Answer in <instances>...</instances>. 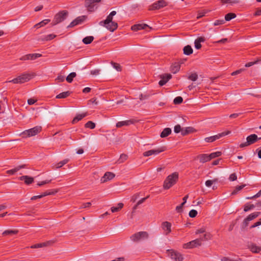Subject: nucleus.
Instances as JSON below:
<instances>
[{
    "instance_id": "nucleus-2",
    "label": "nucleus",
    "mask_w": 261,
    "mask_h": 261,
    "mask_svg": "<svg viewBox=\"0 0 261 261\" xmlns=\"http://www.w3.org/2000/svg\"><path fill=\"white\" fill-rule=\"evenodd\" d=\"M35 74L33 73H24L17 77L9 81V82H11L14 84H22L25 82H28L31 79H32Z\"/></svg>"
},
{
    "instance_id": "nucleus-13",
    "label": "nucleus",
    "mask_w": 261,
    "mask_h": 261,
    "mask_svg": "<svg viewBox=\"0 0 261 261\" xmlns=\"http://www.w3.org/2000/svg\"><path fill=\"white\" fill-rule=\"evenodd\" d=\"M86 18L87 17L84 15L77 17L69 24L68 28H72L75 25L81 24L86 20Z\"/></svg>"
},
{
    "instance_id": "nucleus-21",
    "label": "nucleus",
    "mask_w": 261,
    "mask_h": 261,
    "mask_svg": "<svg viewBox=\"0 0 261 261\" xmlns=\"http://www.w3.org/2000/svg\"><path fill=\"white\" fill-rule=\"evenodd\" d=\"M197 158L199 160V162L204 163L211 160L209 154H201L197 156Z\"/></svg>"
},
{
    "instance_id": "nucleus-11",
    "label": "nucleus",
    "mask_w": 261,
    "mask_h": 261,
    "mask_svg": "<svg viewBox=\"0 0 261 261\" xmlns=\"http://www.w3.org/2000/svg\"><path fill=\"white\" fill-rule=\"evenodd\" d=\"M167 251L171 258L174 261H182L183 260V257L179 252L173 249L168 250Z\"/></svg>"
},
{
    "instance_id": "nucleus-52",
    "label": "nucleus",
    "mask_w": 261,
    "mask_h": 261,
    "mask_svg": "<svg viewBox=\"0 0 261 261\" xmlns=\"http://www.w3.org/2000/svg\"><path fill=\"white\" fill-rule=\"evenodd\" d=\"M181 128L180 125L179 124L176 125L174 128V131L175 133H179V132H181Z\"/></svg>"
},
{
    "instance_id": "nucleus-12",
    "label": "nucleus",
    "mask_w": 261,
    "mask_h": 261,
    "mask_svg": "<svg viewBox=\"0 0 261 261\" xmlns=\"http://www.w3.org/2000/svg\"><path fill=\"white\" fill-rule=\"evenodd\" d=\"M166 150V147L162 146L160 148L149 150L143 152V155L144 156H149L151 155H156L159 153L165 151Z\"/></svg>"
},
{
    "instance_id": "nucleus-59",
    "label": "nucleus",
    "mask_w": 261,
    "mask_h": 261,
    "mask_svg": "<svg viewBox=\"0 0 261 261\" xmlns=\"http://www.w3.org/2000/svg\"><path fill=\"white\" fill-rule=\"evenodd\" d=\"M257 62H258V60H256L253 62H249L245 64V67H249L253 65L254 64L257 63Z\"/></svg>"
},
{
    "instance_id": "nucleus-22",
    "label": "nucleus",
    "mask_w": 261,
    "mask_h": 261,
    "mask_svg": "<svg viewBox=\"0 0 261 261\" xmlns=\"http://www.w3.org/2000/svg\"><path fill=\"white\" fill-rule=\"evenodd\" d=\"M19 179L20 180H24V183L28 185L34 182V178L27 175H23L20 176L19 177Z\"/></svg>"
},
{
    "instance_id": "nucleus-44",
    "label": "nucleus",
    "mask_w": 261,
    "mask_h": 261,
    "mask_svg": "<svg viewBox=\"0 0 261 261\" xmlns=\"http://www.w3.org/2000/svg\"><path fill=\"white\" fill-rule=\"evenodd\" d=\"M222 152L221 151H216L215 152L211 153L209 154L211 160L215 158L220 156L221 155Z\"/></svg>"
},
{
    "instance_id": "nucleus-41",
    "label": "nucleus",
    "mask_w": 261,
    "mask_h": 261,
    "mask_svg": "<svg viewBox=\"0 0 261 261\" xmlns=\"http://www.w3.org/2000/svg\"><path fill=\"white\" fill-rule=\"evenodd\" d=\"M68 162H69V159H64L63 161H62L59 162L58 163H57L55 165L56 168H60L62 167V166H63L66 164H67Z\"/></svg>"
},
{
    "instance_id": "nucleus-58",
    "label": "nucleus",
    "mask_w": 261,
    "mask_h": 261,
    "mask_svg": "<svg viewBox=\"0 0 261 261\" xmlns=\"http://www.w3.org/2000/svg\"><path fill=\"white\" fill-rule=\"evenodd\" d=\"M65 77L63 75H59L56 78V80L58 81V82H62L64 81Z\"/></svg>"
},
{
    "instance_id": "nucleus-24",
    "label": "nucleus",
    "mask_w": 261,
    "mask_h": 261,
    "mask_svg": "<svg viewBox=\"0 0 261 261\" xmlns=\"http://www.w3.org/2000/svg\"><path fill=\"white\" fill-rule=\"evenodd\" d=\"M148 27V25L146 24H137L132 26L131 29L134 31H137L138 30L145 29Z\"/></svg>"
},
{
    "instance_id": "nucleus-14",
    "label": "nucleus",
    "mask_w": 261,
    "mask_h": 261,
    "mask_svg": "<svg viewBox=\"0 0 261 261\" xmlns=\"http://www.w3.org/2000/svg\"><path fill=\"white\" fill-rule=\"evenodd\" d=\"M42 56L40 54H30L23 56L20 58L21 61L34 60Z\"/></svg>"
},
{
    "instance_id": "nucleus-46",
    "label": "nucleus",
    "mask_w": 261,
    "mask_h": 261,
    "mask_svg": "<svg viewBox=\"0 0 261 261\" xmlns=\"http://www.w3.org/2000/svg\"><path fill=\"white\" fill-rule=\"evenodd\" d=\"M197 79L198 75L196 73H192L188 76V79L192 81H196Z\"/></svg>"
},
{
    "instance_id": "nucleus-5",
    "label": "nucleus",
    "mask_w": 261,
    "mask_h": 261,
    "mask_svg": "<svg viewBox=\"0 0 261 261\" xmlns=\"http://www.w3.org/2000/svg\"><path fill=\"white\" fill-rule=\"evenodd\" d=\"M168 5V3L165 0H159L152 5H150L148 7L149 11H154L159 10Z\"/></svg>"
},
{
    "instance_id": "nucleus-42",
    "label": "nucleus",
    "mask_w": 261,
    "mask_h": 261,
    "mask_svg": "<svg viewBox=\"0 0 261 261\" xmlns=\"http://www.w3.org/2000/svg\"><path fill=\"white\" fill-rule=\"evenodd\" d=\"M128 158V155L126 154H122L120 155L119 159L117 161L119 164L125 162Z\"/></svg>"
},
{
    "instance_id": "nucleus-27",
    "label": "nucleus",
    "mask_w": 261,
    "mask_h": 261,
    "mask_svg": "<svg viewBox=\"0 0 261 261\" xmlns=\"http://www.w3.org/2000/svg\"><path fill=\"white\" fill-rule=\"evenodd\" d=\"M54 242H55L53 241H49L46 242L35 244L33 246H32V248H41V247L47 246L48 245H50L54 244Z\"/></svg>"
},
{
    "instance_id": "nucleus-55",
    "label": "nucleus",
    "mask_w": 261,
    "mask_h": 261,
    "mask_svg": "<svg viewBox=\"0 0 261 261\" xmlns=\"http://www.w3.org/2000/svg\"><path fill=\"white\" fill-rule=\"evenodd\" d=\"M261 195V190L259 191V192L256 194L255 195L252 196V197H247L246 199H254V198H257V197H259Z\"/></svg>"
},
{
    "instance_id": "nucleus-64",
    "label": "nucleus",
    "mask_w": 261,
    "mask_h": 261,
    "mask_svg": "<svg viewBox=\"0 0 261 261\" xmlns=\"http://www.w3.org/2000/svg\"><path fill=\"white\" fill-rule=\"evenodd\" d=\"M99 69H95L91 71V74L92 75H97L99 73Z\"/></svg>"
},
{
    "instance_id": "nucleus-15",
    "label": "nucleus",
    "mask_w": 261,
    "mask_h": 261,
    "mask_svg": "<svg viewBox=\"0 0 261 261\" xmlns=\"http://www.w3.org/2000/svg\"><path fill=\"white\" fill-rule=\"evenodd\" d=\"M136 122V120L134 119L119 121L116 123V126L117 128H120L123 126H128L130 124H134Z\"/></svg>"
},
{
    "instance_id": "nucleus-48",
    "label": "nucleus",
    "mask_w": 261,
    "mask_h": 261,
    "mask_svg": "<svg viewBox=\"0 0 261 261\" xmlns=\"http://www.w3.org/2000/svg\"><path fill=\"white\" fill-rule=\"evenodd\" d=\"M245 185H243L241 186H238L236 187V189L233 190V191L232 192V195L236 194L238 192L241 190L242 189H243L244 187H245Z\"/></svg>"
},
{
    "instance_id": "nucleus-53",
    "label": "nucleus",
    "mask_w": 261,
    "mask_h": 261,
    "mask_svg": "<svg viewBox=\"0 0 261 261\" xmlns=\"http://www.w3.org/2000/svg\"><path fill=\"white\" fill-rule=\"evenodd\" d=\"M224 23H225V20L223 19L217 20L214 23V25H215V26L223 24Z\"/></svg>"
},
{
    "instance_id": "nucleus-40",
    "label": "nucleus",
    "mask_w": 261,
    "mask_h": 261,
    "mask_svg": "<svg viewBox=\"0 0 261 261\" xmlns=\"http://www.w3.org/2000/svg\"><path fill=\"white\" fill-rule=\"evenodd\" d=\"M58 191L57 190H54L51 191H47L44 192H43L41 195L42 197L47 196V195H55L56 194Z\"/></svg>"
},
{
    "instance_id": "nucleus-28",
    "label": "nucleus",
    "mask_w": 261,
    "mask_h": 261,
    "mask_svg": "<svg viewBox=\"0 0 261 261\" xmlns=\"http://www.w3.org/2000/svg\"><path fill=\"white\" fill-rule=\"evenodd\" d=\"M180 68V65L178 62H175L172 64L171 67V71L173 73H176L178 72Z\"/></svg>"
},
{
    "instance_id": "nucleus-1",
    "label": "nucleus",
    "mask_w": 261,
    "mask_h": 261,
    "mask_svg": "<svg viewBox=\"0 0 261 261\" xmlns=\"http://www.w3.org/2000/svg\"><path fill=\"white\" fill-rule=\"evenodd\" d=\"M178 179V174L177 172H174L168 175L164 182V189L166 190L170 189L176 183Z\"/></svg>"
},
{
    "instance_id": "nucleus-30",
    "label": "nucleus",
    "mask_w": 261,
    "mask_h": 261,
    "mask_svg": "<svg viewBox=\"0 0 261 261\" xmlns=\"http://www.w3.org/2000/svg\"><path fill=\"white\" fill-rule=\"evenodd\" d=\"M87 115V113L79 114L75 117H74L72 121V123H75L79 121L82 120L83 118Z\"/></svg>"
},
{
    "instance_id": "nucleus-50",
    "label": "nucleus",
    "mask_w": 261,
    "mask_h": 261,
    "mask_svg": "<svg viewBox=\"0 0 261 261\" xmlns=\"http://www.w3.org/2000/svg\"><path fill=\"white\" fill-rule=\"evenodd\" d=\"M218 179H214L213 180H207L205 181V186L207 187H210L214 182H217Z\"/></svg>"
},
{
    "instance_id": "nucleus-9",
    "label": "nucleus",
    "mask_w": 261,
    "mask_h": 261,
    "mask_svg": "<svg viewBox=\"0 0 261 261\" xmlns=\"http://www.w3.org/2000/svg\"><path fill=\"white\" fill-rule=\"evenodd\" d=\"M201 245V240L197 239L190 241L183 245V248L185 249H192Z\"/></svg>"
},
{
    "instance_id": "nucleus-31",
    "label": "nucleus",
    "mask_w": 261,
    "mask_h": 261,
    "mask_svg": "<svg viewBox=\"0 0 261 261\" xmlns=\"http://www.w3.org/2000/svg\"><path fill=\"white\" fill-rule=\"evenodd\" d=\"M50 21V20L49 19H44V20L41 21V22L36 24L34 27L36 28L37 29H38L40 27H43L44 25H46Z\"/></svg>"
},
{
    "instance_id": "nucleus-51",
    "label": "nucleus",
    "mask_w": 261,
    "mask_h": 261,
    "mask_svg": "<svg viewBox=\"0 0 261 261\" xmlns=\"http://www.w3.org/2000/svg\"><path fill=\"white\" fill-rule=\"evenodd\" d=\"M197 215V211L195 210H192L190 211L189 215L191 218H195Z\"/></svg>"
},
{
    "instance_id": "nucleus-8",
    "label": "nucleus",
    "mask_w": 261,
    "mask_h": 261,
    "mask_svg": "<svg viewBox=\"0 0 261 261\" xmlns=\"http://www.w3.org/2000/svg\"><path fill=\"white\" fill-rule=\"evenodd\" d=\"M231 133L230 131L227 130L226 132H222L221 133H219L216 135L211 136L209 137H206L204 139L205 142L208 143L213 142L217 139H220L221 137H224L226 135H229Z\"/></svg>"
},
{
    "instance_id": "nucleus-63",
    "label": "nucleus",
    "mask_w": 261,
    "mask_h": 261,
    "mask_svg": "<svg viewBox=\"0 0 261 261\" xmlns=\"http://www.w3.org/2000/svg\"><path fill=\"white\" fill-rule=\"evenodd\" d=\"M139 194H136L135 195H134L132 197V198H131V201H133V202H134L137 199V198H138L139 197Z\"/></svg>"
},
{
    "instance_id": "nucleus-62",
    "label": "nucleus",
    "mask_w": 261,
    "mask_h": 261,
    "mask_svg": "<svg viewBox=\"0 0 261 261\" xmlns=\"http://www.w3.org/2000/svg\"><path fill=\"white\" fill-rule=\"evenodd\" d=\"M37 101L36 99H34L33 98H30L28 100V103L29 105H32L34 104Z\"/></svg>"
},
{
    "instance_id": "nucleus-32",
    "label": "nucleus",
    "mask_w": 261,
    "mask_h": 261,
    "mask_svg": "<svg viewBox=\"0 0 261 261\" xmlns=\"http://www.w3.org/2000/svg\"><path fill=\"white\" fill-rule=\"evenodd\" d=\"M184 54L186 55H190L193 53V49L190 45H187L184 47Z\"/></svg>"
},
{
    "instance_id": "nucleus-34",
    "label": "nucleus",
    "mask_w": 261,
    "mask_h": 261,
    "mask_svg": "<svg viewBox=\"0 0 261 261\" xmlns=\"http://www.w3.org/2000/svg\"><path fill=\"white\" fill-rule=\"evenodd\" d=\"M123 205H124L122 203H119L118 204L117 206H116V207L113 206L111 208V212L112 213H115V212H119L120 210H121L123 208Z\"/></svg>"
},
{
    "instance_id": "nucleus-61",
    "label": "nucleus",
    "mask_w": 261,
    "mask_h": 261,
    "mask_svg": "<svg viewBox=\"0 0 261 261\" xmlns=\"http://www.w3.org/2000/svg\"><path fill=\"white\" fill-rule=\"evenodd\" d=\"M149 197V196H147V197H144V198H142L141 199L139 200L138 202H137V205H140L142 203H143L144 202H145V201Z\"/></svg>"
},
{
    "instance_id": "nucleus-29",
    "label": "nucleus",
    "mask_w": 261,
    "mask_h": 261,
    "mask_svg": "<svg viewBox=\"0 0 261 261\" xmlns=\"http://www.w3.org/2000/svg\"><path fill=\"white\" fill-rule=\"evenodd\" d=\"M171 133V129L170 128L167 127L163 129L160 135L161 138H165L168 136Z\"/></svg>"
},
{
    "instance_id": "nucleus-35",
    "label": "nucleus",
    "mask_w": 261,
    "mask_h": 261,
    "mask_svg": "<svg viewBox=\"0 0 261 261\" xmlns=\"http://www.w3.org/2000/svg\"><path fill=\"white\" fill-rule=\"evenodd\" d=\"M70 93L71 92L69 91L62 92L56 96V98L60 99L66 98L70 95Z\"/></svg>"
},
{
    "instance_id": "nucleus-3",
    "label": "nucleus",
    "mask_w": 261,
    "mask_h": 261,
    "mask_svg": "<svg viewBox=\"0 0 261 261\" xmlns=\"http://www.w3.org/2000/svg\"><path fill=\"white\" fill-rule=\"evenodd\" d=\"M41 130V126H36L33 128L23 131L21 133L20 135L23 138L30 137L36 135L39 133Z\"/></svg>"
},
{
    "instance_id": "nucleus-38",
    "label": "nucleus",
    "mask_w": 261,
    "mask_h": 261,
    "mask_svg": "<svg viewBox=\"0 0 261 261\" xmlns=\"http://www.w3.org/2000/svg\"><path fill=\"white\" fill-rule=\"evenodd\" d=\"M237 15L235 13H229L225 15V20L226 21H230L233 18L236 17Z\"/></svg>"
},
{
    "instance_id": "nucleus-10",
    "label": "nucleus",
    "mask_w": 261,
    "mask_h": 261,
    "mask_svg": "<svg viewBox=\"0 0 261 261\" xmlns=\"http://www.w3.org/2000/svg\"><path fill=\"white\" fill-rule=\"evenodd\" d=\"M101 0H85V6L89 12L95 10V6L96 3H99Z\"/></svg>"
},
{
    "instance_id": "nucleus-49",
    "label": "nucleus",
    "mask_w": 261,
    "mask_h": 261,
    "mask_svg": "<svg viewBox=\"0 0 261 261\" xmlns=\"http://www.w3.org/2000/svg\"><path fill=\"white\" fill-rule=\"evenodd\" d=\"M183 101V99L181 96H177L174 99L173 102L175 105L181 103Z\"/></svg>"
},
{
    "instance_id": "nucleus-60",
    "label": "nucleus",
    "mask_w": 261,
    "mask_h": 261,
    "mask_svg": "<svg viewBox=\"0 0 261 261\" xmlns=\"http://www.w3.org/2000/svg\"><path fill=\"white\" fill-rule=\"evenodd\" d=\"M194 44H195V47L196 49H199L201 48V43L199 42L198 41H196L195 40Z\"/></svg>"
},
{
    "instance_id": "nucleus-23",
    "label": "nucleus",
    "mask_w": 261,
    "mask_h": 261,
    "mask_svg": "<svg viewBox=\"0 0 261 261\" xmlns=\"http://www.w3.org/2000/svg\"><path fill=\"white\" fill-rule=\"evenodd\" d=\"M25 165H22L20 166H18L14 168V169L7 170L6 171V173L9 175H13L20 170L21 169L24 168L25 167Z\"/></svg>"
},
{
    "instance_id": "nucleus-33",
    "label": "nucleus",
    "mask_w": 261,
    "mask_h": 261,
    "mask_svg": "<svg viewBox=\"0 0 261 261\" xmlns=\"http://www.w3.org/2000/svg\"><path fill=\"white\" fill-rule=\"evenodd\" d=\"M260 214V212H254L246 217L247 221H251L257 218Z\"/></svg>"
},
{
    "instance_id": "nucleus-56",
    "label": "nucleus",
    "mask_w": 261,
    "mask_h": 261,
    "mask_svg": "<svg viewBox=\"0 0 261 261\" xmlns=\"http://www.w3.org/2000/svg\"><path fill=\"white\" fill-rule=\"evenodd\" d=\"M112 64L114 68H115L117 71H121V67L119 64L116 63H113Z\"/></svg>"
},
{
    "instance_id": "nucleus-20",
    "label": "nucleus",
    "mask_w": 261,
    "mask_h": 261,
    "mask_svg": "<svg viewBox=\"0 0 261 261\" xmlns=\"http://www.w3.org/2000/svg\"><path fill=\"white\" fill-rule=\"evenodd\" d=\"M115 176V175L113 173L107 172L101 179V182H105L108 180H111L114 178Z\"/></svg>"
},
{
    "instance_id": "nucleus-25",
    "label": "nucleus",
    "mask_w": 261,
    "mask_h": 261,
    "mask_svg": "<svg viewBox=\"0 0 261 261\" xmlns=\"http://www.w3.org/2000/svg\"><path fill=\"white\" fill-rule=\"evenodd\" d=\"M249 249L253 253H257L261 251V247L257 246L256 244H251L248 246Z\"/></svg>"
},
{
    "instance_id": "nucleus-39",
    "label": "nucleus",
    "mask_w": 261,
    "mask_h": 261,
    "mask_svg": "<svg viewBox=\"0 0 261 261\" xmlns=\"http://www.w3.org/2000/svg\"><path fill=\"white\" fill-rule=\"evenodd\" d=\"M56 37V35H55L54 34H49V35H47L44 36V37L40 39V40H41V41H49V40H53Z\"/></svg>"
},
{
    "instance_id": "nucleus-37",
    "label": "nucleus",
    "mask_w": 261,
    "mask_h": 261,
    "mask_svg": "<svg viewBox=\"0 0 261 261\" xmlns=\"http://www.w3.org/2000/svg\"><path fill=\"white\" fill-rule=\"evenodd\" d=\"M94 40V37L93 36H87L83 38L82 41L85 44H90Z\"/></svg>"
},
{
    "instance_id": "nucleus-17",
    "label": "nucleus",
    "mask_w": 261,
    "mask_h": 261,
    "mask_svg": "<svg viewBox=\"0 0 261 261\" xmlns=\"http://www.w3.org/2000/svg\"><path fill=\"white\" fill-rule=\"evenodd\" d=\"M172 77L170 74H164L161 75V80L159 81V84L162 86L165 85L167 82Z\"/></svg>"
},
{
    "instance_id": "nucleus-18",
    "label": "nucleus",
    "mask_w": 261,
    "mask_h": 261,
    "mask_svg": "<svg viewBox=\"0 0 261 261\" xmlns=\"http://www.w3.org/2000/svg\"><path fill=\"white\" fill-rule=\"evenodd\" d=\"M101 26H103L106 27L108 30L111 32H114L118 28V23L115 21H112L108 24H103V25H101Z\"/></svg>"
},
{
    "instance_id": "nucleus-19",
    "label": "nucleus",
    "mask_w": 261,
    "mask_h": 261,
    "mask_svg": "<svg viewBox=\"0 0 261 261\" xmlns=\"http://www.w3.org/2000/svg\"><path fill=\"white\" fill-rule=\"evenodd\" d=\"M162 228L167 235L171 232V223L167 221L163 222L162 223Z\"/></svg>"
},
{
    "instance_id": "nucleus-7",
    "label": "nucleus",
    "mask_w": 261,
    "mask_h": 261,
    "mask_svg": "<svg viewBox=\"0 0 261 261\" xmlns=\"http://www.w3.org/2000/svg\"><path fill=\"white\" fill-rule=\"evenodd\" d=\"M261 138H258L257 136L256 135L252 134L247 137L246 142L241 143L240 145V147L243 148L244 147L250 145L252 144H254V143L257 142L258 140H259Z\"/></svg>"
},
{
    "instance_id": "nucleus-4",
    "label": "nucleus",
    "mask_w": 261,
    "mask_h": 261,
    "mask_svg": "<svg viewBox=\"0 0 261 261\" xmlns=\"http://www.w3.org/2000/svg\"><path fill=\"white\" fill-rule=\"evenodd\" d=\"M68 14V12L66 10H62L59 12L55 15L54 20L51 23V25H55L63 21L66 19Z\"/></svg>"
},
{
    "instance_id": "nucleus-54",
    "label": "nucleus",
    "mask_w": 261,
    "mask_h": 261,
    "mask_svg": "<svg viewBox=\"0 0 261 261\" xmlns=\"http://www.w3.org/2000/svg\"><path fill=\"white\" fill-rule=\"evenodd\" d=\"M241 259L238 258V259H232L227 257H223L221 258V261H240Z\"/></svg>"
},
{
    "instance_id": "nucleus-36",
    "label": "nucleus",
    "mask_w": 261,
    "mask_h": 261,
    "mask_svg": "<svg viewBox=\"0 0 261 261\" xmlns=\"http://www.w3.org/2000/svg\"><path fill=\"white\" fill-rule=\"evenodd\" d=\"M18 233V230H6L4 231L2 234L3 236H7V235H14Z\"/></svg>"
},
{
    "instance_id": "nucleus-26",
    "label": "nucleus",
    "mask_w": 261,
    "mask_h": 261,
    "mask_svg": "<svg viewBox=\"0 0 261 261\" xmlns=\"http://www.w3.org/2000/svg\"><path fill=\"white\" fill-rule=\"evenodd\" d=\"M195 132V129L192 127H187L181 130V135L184 136Z\"/></svg>"
},
{
    "instance_id": "nucleus-45",
    "label": "nucleus",
    "mask_w": 261,
    "mask_h": 261,
    "mask_svg": "<svg viewBox=\"0 0 261 261\" xmlns=\"http://www.w3.org/2000/svg\"><path fill=\"white\" fill-rule=\"evenodd\" d=\"M85 127L86 128L93 129L95 127V124L91 121H89L85 124Z\"/></svg>"
},
{
    "instance_id": "nucleus-47",
    "label": "nucleus",
    "mask_w": 261,
    "mask_h": 261,
    "mask_svg": "<svg viewBox=\"0 0 261 261\" xmlns=\"http://www.w3.org/2000/svg\"><path fill=\"white\" fill-rule=\"evenodd\" d=\"M254 207H255V205H254L253 204H246L244 206V211L245 212H248V211H249L250 210H252Z\"/></svg>"
},
{
    "instance_id": "nucleus-16",
    "label": "nucleus",
    "mask_w": 261,
    "mask_h": 261,
    "mask_svg": "<svg viewBox=\"0 0 261 261\" xmlns=\"http://www.w3.org/2000/svg\"><path fill=\"white\" fill-rule=\"evenodd\" d=\"M116 14L115 11H112L110 14L107 17L105 20L101 21L99 22V25H103V24H108L110 22L113 21V16Z\"/></svg>"
},
{
    "instance_id": "nucleus-6",
    "label": "nucleus",
    "mask_w": 261,
    "mask_h": 261,
    "mask_svg": "<svg viewBox=\"0 0 261 261\" xmlns=\"http://www.w3.org/2000/svg\"><path fill=\"white\" fill-rule=\"evenodd\" d=\"M148 236V233L146 231H140L133 234L130 239L132 241L136 242L142 239H147Z\"/></svg>"
},
{
    "instance_id": "nucleus-43",
    "label": "nucleus",
    "mask_w": 261,
    "mask_h": 261,
    "mask_svg": "<svg viewBox=\"0 0 261 261\" xmlns=\"http://www.w3.org/2000/svg\"><path fill=\"white\" fill-rule=\"evenodd\" d=\"M76 76L75 72L70 73L66 77L67 82L71 83L73 81V79Z\"/></svg>"
},
{
    "instance_id": "nucleus-57",
    "label": "nucleus",
    "mask_w": 261,
    "mask_h": 261,
    "mask_svg": "<svg viewBox=\"0 0 261 261\" xmlns=\"http://www.w3.org/2000/svg\"><path fill=\"white\" fill-rule=\"evenodd\" d=\"M229 179L231 181H234L237 179V176L236 173H232L230 175Z\"/></svg>"
}]
</instances>
